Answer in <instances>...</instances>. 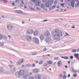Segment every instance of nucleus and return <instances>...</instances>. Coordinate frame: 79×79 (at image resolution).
<instances>
[{
  "label": "nucleus",
  "mask_w": 79,
  "mask_h": 79,
  "mask_svg": "<svg viewBox=\"0 0 79 79\" xmlns=\"http://www.w3.org/2000/svg\"><path fill=\"white\" fill-rule=\"evenodd\" d=\"M52 34L54 40L57 39L58 38V37H61L63 35L62 32L57 29H56L55 31L52 32Z\"/></svg>",
  "instance_id": "obj_1"
},
{
  "label": "nucleus",
  "mask_w": 79,
  "mask_h": 79,
  "mask_svg": "<svg viewBox=\"0 0 79 79\" xmlns=\"http://www.w3.org/2000/svg\"><path fill=\"white\" fill-rule=\"evenodd\" d=\"M20 73L19 72H17L16 74L15 75L17 77H20L22 75H24V74L25 72L24 71L22 70L19 71Z\"/></svg>",
  "instance_id": "obj_2"
},
{
  "label": "nucleus",
  "mask_w": 79,
  "mask_h": 79,
  "mask_svg": "<svg viewBox=\"0 0 79 79\" xmlns=\"http://www.w3.org/2000/svg\"><path fill=\"white\" fill-rule=\"evenodd\" d=\"M75 5V1L74 0H72L71 2V5L72 7L74 8Z\"/></svg>",
  "instance_id": "obj_3"
},
{
  "label": "nucleus",
  "mask_w": 79,
  "mask_h": 79,
  "mask_svg": "<svg viewBox=\"0 0 79 79\" xmlns=\"http://www.w3.org/2000/svg\"><path fill=\"white\" fill-rule=\"evenodd\" d=\"M27 32L29 34H31L33 33V31L31 30H29L27 31Z\"/></svg>",
  "instance_id": "obj_4"
},
{
  "label": "nucleus",
  "mask_w": 79,
  "mask_h": 79,
  "mask_svg": "<svg viewBox=\"0 0 79 79\" xmlns=\"http://www.w3.org/2000/svg\"><path fill=\"white\" fill-rule=\"evenodd\" d=\"M7 29H9V30H10V29H11L12 28H13V27L12 26V25H11L10 24H8L7 25Z\"/></svg>",
  "instance_id": "obj_5"
},
{
  "label": "nucleus",
  "mask_w": 79,
  "mask_h": 79,
  "mask_svg": "<svg viewBox=\"0 0 79 79\" xmlns=\"http://www.w3.org/2000/svg\"><path fill=\"white\" fill-rule=\"evenodd\" d=\"M24 61V59H21L18 61L19 64H20L21 63H23Z\"/></svg>",
  "instance_id": "obj_6"
},
{
  "label": "nucleus",
  "mask_w": 79,
  "mask_h": 79,
  "mask_svg": "<svg viewBox=\"0 0 79 79\" xmlns=\"http://www.w3.org/2000/svg\"><path fill=\"white\" fill-rule=\"evenodd\" d=\"M53 2H54L53 0H52L51 1H48V4H49V5H52V3H53Z\"/></svg>",
  "instance_id": "obj_7"
},
{
  "label": "nucleus",
  "mask_w": 79,
  "mask_h": 79,
  "mask_svg": "<svg viewBox=\"0 0 79 79\" xmlns=\"http://www.w3.org/2000/svg\"><path fill=\"white\" fill-rule=\"evenodd\" d=\"M47 63L50 64H53V61L51 60H48L47 61Z\"/></svg>",
  "instance_id": "obj_8"
},
{
  "label": "nucleus",
  "mask_w": 79,
  "mask_h": 79,
  "mask_svg": "<svg viewBox=\"0 0 79 79\" xmlns=\"http://www.w3.org/2000/svg\"><path fill=\"white\" fill-rule=\"evenodd\" d=\"M46 34H45V36H49L50 35V32L48 31L46 32Z\"/></svg>",
  "instance_id": "obj_9"
},
{
  "label": "nucleus",
  "mask_w": 79,
  "mask_h": 79,
  "mask_svg": "<svg viewBox=\"0 0 79 79\" xmlns=\"http://www.w3.org/2000/svg\"><path fill=\"white\" fill-rule=\"evenodd\" d=\"M38 32L37 31H35L34 32V35H38Z\"/></svg>",
  "instance_id": "obj_10"
},
{
  "label": "nucleus",
  "mask_w": 79,
  "mask_h": 79,
  "mask_svg": "<svg viewBox=\"0 0 79 79\" xmlns=\"http://www.w3.org/2000/svg\"><path fill=\"white\" fill-rule=\"evenodd\" d=\"M40 38L41 40H43L44 39V35H41L40 36Z\"/></svg>",
  "instance_id": "obj_11"
},
{
  "label": "nucleus",
  "mask_w": 79,
  "mask_h": 79,
  "mask_svg": "<svg viewBox=\"0 0 79 79\" xmlns=\"http://www.w3.org/2000/svg\"><path fill=\"white\" fill-rule=\"evenodd\" d=\"M46 41H47L48 42H49L50 40V38L48 37L45 39Z\"/></svg>",
  "instance_id": "obj_12"
},
{
  "label": "nucleus",
  "mask_w": 79,
  "mask_h": 79,
  "mask_svg": "<svg viewBox=\"0 0 79 79\" xmlns=\"http://www.w3.org/2000/svg\"><path fill=\"white\" fill-rule=\"evenodd\" d=\"M62 64L61 61H59L58 62V64L59 66H60Z\"/></svg>",
  "instance_id": "obj_13"
},
{
  "label": "nucleus",
  "mask_w": 79,
  "mask_h": 79,
  "mask_svg": "<svg viewBox=\"0 0 79 79\" xmlns=\"http://www.w3.org/2000/svg\"><path fill=\"white\" fill-rule=\"evenodd\" d=\"M72 69L73 73H77V70H76V69H74L73 68Z\"/></svg>",
  "instance_id": "obj_14"
},
{
  "label": "nucleus",
  "mask_w": 79,
  "mask_h": 79,
  "mask_svg": "<svg viewBox=\"0 0 79 79\" xmlns=\"http://www.w3.org/2000/svg\"><path fill=\"white\" fill-rule=\"evenodd\" d=\"M34 39H35L36 43H39V40L37 38L34 37Z\"/></svg>",
  "instance_id": "obj_15"
},
{
  "label": "nucleus",
  "mask_w": 79,
  "mask_h": 79,
  "mask_svg": "<svg viewBox=\"0 0 79 79\" xmlns=\"http://www.w3.org/2000/svg\"><path fill=\"white\" fill-rule=\"evenodd\" d=\"M33 72L34 73H37L38 72V69H35L33 70Z\"/></svg>",
  "instance_id": "obj_16"
},
{
  "label": "nucleus",
  "mask_w": 79,
  "mask_h": 79,
  "mask_svg": "<svg viewBox=\"0 0 79 79\" xmlns=\"http://www.w3.org/2000/svg\"><path fill=\"white\" fill-rule=\"evenodd\" d=\"M32 39V38L31 36H29L28 39H27V40L28 41H30V40H31V39Z\"/></svg>",
  "instance_id": "obj_17"
},
{
  "label": "nucleus",
  "mask_w": 79,
  "mask_h": 79,
  "mask_svg": "<svg viewBox=\"0 0 79 79\" xmlns=\"http://www.w3.org/2000/svg\"><path fill=\"white\" fill-rule=\"evenodd\" d=\"M79 6V2L78 3H76L75 4V7H77Z\"/></svg>",
  "instance_id": "obj_18"
},
{
  "label": "nucleus",
  "mask_w": 79,
  "mask_h": 79,
  "mask_svg": "<svg viewBox=\"0 0 79 79\" xmlns=\"http://www.w3.org/2000/svg\"><path fill=\"white\" fill-rule=\"evenodd\" d=\"M66 77H67V76L66 75H64L63 76V78L64 79H65Z\"/></svg>",
  "instance_id": "obj_19"
},
{
  "label": "nucleus",
  "mask_w": 79,
  "mask_h": 79,
  "mask_svg": "<svg viewBox=\"0 0 79 79\" xmlns=\"http://www.w3.org/2000/svg\"><path fill=\"white\" fill-rule=\"evenodd\" d=\"M43 63V61H40L39 64H42Z\"/></svg>",
  "instance_id": "obj_20"
},
{
  "label": "nucleus",
  "mask_w": 79,
  "mask_h": 79,
  "mask_svg": "<svg viewBox=\"0 0 79 79\" xmlns=\"http://www.w3.org/2000/svg\"><path fill=\"white\" fill-rule=\"evenodd\" d=\"M75 57L77 58H78V54H75Z\"/></svg>",
  "instance_id": "obj_21"
},
{
  "label": "nucleus",
  "mask_w": 79,
  "mask_h": 79,
  "mask_svg": "<svg viewBox=\"0 0 79 79\" xmlns=\"http://www.w3.org/2000/svg\"><path fill=\"white\" fill-rule=\"evenodd\" d=\"M73 76L74 77H76V76H77V74L75 73H74L73 75Z\"/></svg>",
  "instance_id": "obj_22"
},
{
  "label": "nucleus",
  "mask_w": 79,
  "mask_h": 79,
  "mask_svg": "<svg viewBox=\"0 0 79 79\" xmlns=\"http://www.w3.org/2000/svg\"><path fill=\"white\" fill-rule=\"evenodd\" d=\"M46 7H49V5L47 3L46 4Z\"/></svg>",
  "instance_id": "obj_23"
},
{
  "label": "nucleus",
  "mask_w": 79,
  "mask_h": 79,
  "mask_svg": "<svg viewBox=\"0 0 79 79\" xmlns=\"http://www.w3.org/2000/svg\"><path fill=\"white\" fill-rule=\"evenodd\" d=\"M64 59L65 60H68V56L64 57Z\"/></svg>",
  "instance_id": "obj_24"
},
{
  "label": "nucleus",
  "mask_w": 79,
  "mask_h": 79,
  "mask_svg": "<svg viewBox=\"0 0 79 79\" xmlns=\"http://www.w3.org/2000/svg\"><path fill=\"white\" fill-rule=\"evenodd\" d=\"M58 3V1L57 0H56L54 2V3L56 4V3Z\"/></svg>",
  "instance_id": "obj_25"
},
{
  "label": "nucleus",
  "mask_w": 79,
  "mask_h": 79,
  "mask_svg": "<svg viewBox=\"0 0 79 79\" xmlns=\"http://www.w3.org/2000/svg\"><path fill=\"white\" fill-rule=\"evenodd\" d=\"M76 49H73V50H72V52H76Z\"/></svg>",
  "instance_id": "obj_26"
},
{
  "label": "nucleus",
  "mask_w": 79,
  "mask_h": 79,
  "mask_svg": "<svg viewBox=\"0 0 79 79\" xmlns=\"http://www.w3.org/2000/svg\"><path fill=\"white\" fill-rule=\"evenodd\" d=\"M59 76L60 77H62V76H63V75L61 74H60L59 75Z\"/></svg>",
  "instance_id": "obj_27"
},
{
  "label": "nucleus",
  "mask_w": 79,
  "mask_h": 79,
  "mask_svg": "<svg viewBox=\"0 0 79 79\" xmlns=\"http://www.w3.org/2000/svg\"><path fill=\"white\" fill-rule=\"evenodd\" d=\"M60 5L62 6H63V7H64V4L63 3H61Z\"/></svg>",
  "instance_id": "obj_28"
},
{
  "label": "nucleus",
  "mask_w": 79,
  "mask_h": 79,
  "mask_svg": "<svg viewBox=\"0 0 79 79\" xmlns=\"http://www.w3.org/2000/svg\"><path fill=\"white\" fill-rule=\"evenodd\" d=\"M55 7H56V5L52 6V8H55Z\"/></svg>",
  "instance_id": "obj_29"
},
{
  "label": "nucleus",
  "mask_w": 79,
  "mask_h": 79,
  "mask_svg": "<svg viewBox=\"0 0 79 79\" xmlns=\"http://www.w3.org/2000/svg\"><path fill=\"white\" fill-rule=\"evenodd\" d=\"M47 49H46V48H45L44 49H43V51L44 52H45V51H46Z\"/></svg>",
  "instance_id": "obj_30"
},
{
  "label": "nucleus",
  "mask_w": 79,
  "mask_h": 79,
  "mask_svg": "<svg viewBox=\"0 0 79 79\" xmlns=\"http://www.w3.org/2000/svg\"><path fill=\"white\" fill-rule=\"evenodd\" d=\"M70 59H73V56H71L70 57Z\"/></svg>",
  "instance_id": "obj_31"
},
{
  "label": "nucleus",
  "mask_w": 79,
  "mask_h": 79,
  "mask_svg": "<svg viewBox=\"0 0 79 79\" xmlns=\"http://www.w3.org/2000/svg\"><path fill=\"white\" fill-rule=\"evenodd\" d=\"M35 62L36 63H39V61H37V60H35Z\"/></svg>",
  "instance_id": "obj_32"
},
{
  "label": "nucleus",
  "mask_w": 79,
  "mask_h": 79,
  "mask_svg": "<svg viewBox=\"0 0 79 79\" xmlns=\"http://www.w3.org/2000/svg\"><path fill=\"white\" fill-rule=\"evenodd\" d=\"M55 60H58V57H57L54 58Z\"/></svg>",
  "instance_id": "obj_33"
},
{
  "label": "nucleus",
  "mask_w": 79,
  "mask_h": 79,
  "mask_svg": "<svg viewBox=\"0 0 79 79\" xmlns=\"http://www.w3.org/2000/svg\"><path fill=\"white\" fill-rule=\"evenodd\" d=\"M33 2H36V1H37V0H32Z\"/></svg>",
  "instance_id": "obj_34"
},
{
  "label": "nucleus",
  "mask_w": 79,
  "mask_h": 79,
  "mask_svg": "<svg viewBox=\"0 0 79 79\" xmlns=\"http://www.w3.org/2000/svg\"><path fill=\"white\" fill-rule=\"evenodd\" d=\"M32 66L33 67H34V66H35V64H33L32 65Z\"/></svg>",
  "instance_id": "obj_35"
},
{
  "label": "nucleus",
  "mask_w": 79,
  "mask_h": 79,
  "mask_svg": "<svg viewBox=\"0 0 79 79\" xmlns=\"http://www.w3.org/2000/svg\"><path fill=\"white\" fill-rule=\"evenodd\" d=\"M56 64V62H55L53 63V65H55Z\"/></svg>",
  "instance_id": "obj_36"
},
{
  "label": "nucleus",
  "mask_w": 79,
  "mask_h": 79,
  "mask_svg": "<svg viewBox=\"0 0 79 79\" xmlns=\"http://www.w3.org/2000/svg\"><path fill=\"white\" fill-rule=\"evenodd\" d=\"M12 5H13V6H15V3H12Z\"/></svg>",
  "instance_id": "obj_37"
},
{
  "label": "nucleus",
  "mask_w": 79,
  "mask_h": 79,
  "mask_svg": "<svg viewBox=\"0 0 79 79\" xmlns=\"http://www.w3.org/2000/svg\"><path fill=\"white\" fill-rule=\"evenodd\" d=\"M66 35H69V34H68V33H66Z\"/></svg>",
  "instance_id": "obj_38"
},
{
  "label": "nucleus",
  "mask_w": 79,
  "mask_h": 79,
  "mask_svg": "<svg viewBox=\"0 0 79 79\" xmlns=\"http://www.w3.org/2000/svg\"><path fill=\"white\" fill-rule=\"evenodd\" d=\"M65 67L66 68H68V66L67 65H65Z\"/></svg>",
  "instance_id": "obj_39"
},
{
  "label": "nucleus",
  "mask_w": 79,
  "mask_h": 79,
  "mask_svg": "<svg viewBox=\"0 0 79 79\" xmlns=\"http://www.w3.org/2000/svg\"><path fill=\"white\" fill-rule=\"evenodd\" d=\"M43 6H44V5H43V4H41V7H43Z\"/></svg>",
  "instance_id": "obj_40"
},
{
  "label": "nucleus",
  "mask_w": 79,
  "mask_h": 79,
  "mask_svg": "<svg viewBox=\"0 0 79 79\" xmlns=\"http://www.w3.org/2000/svg\"><path fill=\"white\" fill-rule=\"evenodd\" d=\"M63 11V9H61L60 10V11Z\"/></svg>",
  "instance_id": "obj_41"
},
{
  "label": "nucleus",
  "mask_w": 79,
  "mask_h": 79,
  "mask_svg": "<svg viewBox=\"0 0 79 79\" xmlns=\"http://www.w3.org/2000/svg\"><path fill=\"white\" fill-rule=\"evenodd\" d=\"M70 77V74H69L68 75V77Z\"/></svg>",
  "instance_id": "obj_42"
},
{
  "label": "nucleus",
  "mask_w": 79,
  "mask_h": 79,
  "mask_svg": "<svg viewBox=\"0 0 79 79\" xmlns=\"http://www.w3.org/2000/svg\"><path fill=\"white\" fill-rule=\"evenodd\" d=\"M56 7H57V8H60V6H57Z\"/></svg>",
  "instance_id": "obj_43"
},
{
  "label": "nucleus",
  "mask_w": 79,
  "mask_h": 79,
  "mask_svg": "<svg viewBox=\"0 0 79 79\" xmlns=\"http://www.w3.org/2000/svg\"><path fill=\"white\" fill-rule=\"evenodd\" d=\"M22 3H23V4H24V2H23V1H21Z\"/></svg>",
  "instance_id": "obj_44"
},
{
  "label": "nucleus",
  "mask_w": 79,
  "mask_h": 79,
  "mask_svg": "<svg viewBox=\"0 0 79 79\" xmlns=\"http://www.w3.org/2000/svg\"><path fill=\"white\" fill-rule=\"evenodd\" d=\"M43 21H44V22H45V21H47V20H44Z\"/></svg>",
  "instance_id": "obj_45"
},
{
  "label": "nucleus",
  "mask_w": 79,
  "mask_h": 79,
  "mask_svg": "<svg viewBox=\"0 0 79 79\" xmlns=\"http://www.w3.org/2000/svg\"><path fill=\"white\" fill-rule=\"evenodd\" d=\"M77 52H79V48H78V49L77 50Z\"/></svg>",
  "instance_id": "obj_46"
},
{
  "label": "nucleus",
  "mask_w": 79,
  "mask_h": 79,
  "mask_svg": "<svg viewBox=\"0 0 79 79\" xmlns=\"http://www.w3.org/2000/svg\"><path fill=\"white\" fill-rule=\"evenodd\" d=\"M68 64H69V63H70V61H68Z\"/></svg>",
  "instance_id": "obj_47"
},
{
  "label": "nucleus",
  "mask_w": 79,
  "mask_h": 79,
  "mask_svg": "<svg viewBox=\"0 0 79 79\" xmlns=\"http://www.w3.org/2000/svg\"><path fill=\"white\" fill-rule=\"evenodd\" d=\"M22 23H23V24H24V22L23 21H22Z\"/></svg>",
  "instance_id": "obj_48"
},
{
  "label": "nucleus",
  "mask_w": 79,
  "mask_h": 79,
  "mask_svg": "<svg viewBox=\"0 0 79 79\" xmlns=\"http://www.w3.org/2000/svg\"><path fill=\"white\" fill-rule=\"evenodd\" d=\"M46 56H50V55L48 54V55H46Z\"/></svg>",
  "instance_id": "obj_49"
},
{
  "label": "nucleus",
  "mask_w": 79,
  "mask_h": 79,
  "mask_svg": "<svg viewBox=\"0 0 79 79\" xmlns=\"http://www.w3.org/2000/svg\"><path fill=\"white\" fill-rule=\"evenodd\" d=\"M0 44L1 45H2V44L3 45V43H1Z\"/></svg>",
  "instance_id": "obj_50"
},
{
  "label": "nucleus",
  "mask_w": 79,
  "mask_h": 79,
  "mask_svg": "<svg viewBox=\"0 0 79 79\" xmlns=\"http://www.w3.org/2000/svg\"><path fill=\"white\" fill-rule=\"evenodd\" d=\"M20 6H23V4H20Z\"/></svg>",
  "instance_id": "obj_51"
},
{
  "label": "nucleus",
  "mask_w": 79,
  "mask_h": 79,
  "mask_svg": "<svg viewBox=\"0 0 79 79\" xmlns=\"http://www.w3.org/2000/svg\"><path fill=\"white\" fill-rule=\"evenodd\" d=\"M61 2H63V0H60Z\"/></svg>",
  "instance_id": "obj_52"
},
{
  "label": "nucleus",
  "mask_w": 79,
  "mask_h": 79,
  "mask_svg": "<svg viewBox=\"0 0 79 79\" xmlns=\"http://www.w3.org/2000/svg\"><path fill=\"white\" fill-rule=\"evenodd\" d=\"M77 60H79V57H77Z\"/></svg>",
  "instance_id": "obj_53"
},
{
  "label": "nucleus",
  "mask_w": 79,
  "mask_h": 79,
  "mask_svg": "<svg viewBox=\"0 0 79 79\" xmlns=\"http://www.w3.org/2000/svg\"><path fill=\"white\" fill-rule=\"evenodd\" d=\"M63 73H64V74H66V72L64 71V72Z\"/></svg>",
  "instance_id": "obj_54"
},
{
  "label": "nucleus",
  "mask_w": 79,
  "mask_h": 79,
  "mask_svg": "<svg viewBox=\"0 0 79 79\" xmlns=\"http://www.w3.org/2000/svg\"><path fill=\"white\" fill-rule=\"evenodd\" d=\"M67 8H68V9H69V6H67Z\"/></svg>",
  "instance_id": "obj_55"
},
{
  "label": "nucleus",
  "mask_w": 79,
  "mask_h": 79,
  "mask_svg": "<svg viewBox=\"0 0 79 79\" xmlns=\"http://www.w3.org/2000/svg\"><path fill=\"white\" fill-rule=\"evenodd\" d=\"M75 27H72V28H75Z\"/></svg>",
  "instance_id": "obj_56"
},
{
  "label": "nucleus",
  "mask_w": 79,
  "mask_h": 79,
  "mask_svg": "<svg viewBox=\"0 0 79 79\" xmlns=\"http://www.w3.org/2000/svg\"><path fill=\"white\" fill-rule=\"evenodd\" d=\"M44 66H47V64H44Z\"/></svg>",
  "instance_id": "obj_57"
},
{
  "label": "nucleus",
  "mask_w": 79,
  "mask_h": 79,
  "mask_svg": "<svg viewBox=\"0 0 79 79\" xmlns=\"http://www.w3.org/2000/svg\"><path fill=\"white\" fill-rule=\"evenodd\" d=\"M61 58H64V57H61Z\"/></svg>",
  "instance_id": "obj_58"
},
{
  "label": "nucleus",
  "mask_w": 79,
  "mask_h": 79,
  "mask_svg": "<svg viewBox=\"0 0 79 79\" xmlns=\"http://www.w3.org/2000/svg\"><path fill=\"white\" fill-rule=\"evenodd\" d=\"M71 0H67V1H68V2H70V1H71Z\"/></svg>",
  "instance_id": "obj_59"
},
{
  "label": "nucleus",
  "mask_w": 79,
  "mask_h": 79,
  "mask_svg": "<svg viewBox=\"0 0 79 79\" xmlns=\"http://www.w3.org/2000/svg\"><path fill=\"white\" fill-rule=\"evenodd\" d=\"M44 1H46V0H43V2H44Z\"/></svg>",
  "instance_id": "obj_60"
},
{
  "label": "nucleus",
  "mask_w": 79,
  "mask_h": 79,
  "mask_svg": "<svg viewBox=\"0 0 79 79\" xmlns=\"http://www.w3.org/2000/svg\"><path fill=\"white\" fill-rule=\"evenodd\" d=\"M56 11H59V10L57 9V10H56Z\"/></svg>",
  "instance_id": "obj_61"
},
{
  "label": "nucleus",
  "mask_w": 79,
  "mask_h": 79,
  "mask_svg": "<svg viewBox=\"0 0 79 79\" xmlns=\"http://www.w3.org/2000/svg\"><path fill=\"white\" fill-rule=\"evenodd\" d=\"M24 8H26V6H24Z\"/></svg>",
  "instance_id": "obj_62"
},
{
  "label": "nucleus",
  "mask_w": 79,
  "mask_h": 79,
  "mask_svg": "<svg viewBox=\"0 0 79 79\" xmlns=\"http://www.w3.org/2000/svg\"><path fill=\"white\" fill-rule=\"evenodd\" d=\"M37 10H38L39 9V8L38 7H36Z\"/></svg>",
  "instance_id": "obj_63"
},
{
  "label": "nucleus",
  "mask_w": 79,
  "mask_h": 79,
  "mask_svg": "<svg viewBox=\"0 0 79 79\" xmlns=\"http://www.w3.org/2000/svg\"><path fill=\"white\" fill-rule=\"evenodd\" d=\"M75 1H79V0H75Z\"/></svg>",
  "instance_id": "obj_64"
}]
</instances>
